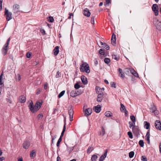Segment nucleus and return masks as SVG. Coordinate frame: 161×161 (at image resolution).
Masks as SVG:
<instances>
[{
	"label": "nucleus",
	"instance_id": "obj_1",
	"mask_svg": "<svg viewBox=\"0 0 161 161\" xmlns=\"http://www.w3.org/2000/svg\"><path fill=\"white\" fill-rule=\"evenodd\" d=\"M42 103L41 102H38L36 103L34 106L33 105V103L32 101L30 103L29 106V107L31 111L34 113L35 112L37 111L40 108Z\"/></svg>",
	"mask_w": 161,
	"mask_h": 161
},
{
	"label": "nucleus",
	"instance_id": "obj_2",
	"mask_svg": "<svg viewBox=\"0 0 161 161\" xmlns=\"http://www.w3.org/2000/svg\"><path fill=\"white\" fill-rule=\"evenodd\" d=\"M80 69L81 72H85L87 74L89 73L90 72L89 65L86 63H84L81 65Z\"/></svg>",
	"mask_w": 161,
	"mask_h": 161
},
{
	"label": "nucleus",
	"instance_id": "obj_3",
	"mask_svg": "<svg viewBox=\"0 0 161 161\" xmlns=\"http://www.w3.org/2000/svg\"><path fill=\"white\" fill-rule=\"evenodd\" d=\"M12 13L11 12L8 11L6 8L5 9L4 16L6 17L7 21H9L12 19Z\"/></svg>",
	"mask_w": 161,
	"mask_h": 161
},
{
	"label": "nucleus",
	"instance_id": "obj_4",
	"mask_svg": "<svg viewBox=\"0 0 161 161\" xmlns=\"http://www.w3.org/2000/svg\"><path fill=\"white\" fill-rule=\"evenodd\" d=\"M19 8L20 6L19 5L16 4H14L13 6L12 11L15 14H17L19 12Z\"/></svg>",
	"mask_w": 161,
	"mask_h": 161
},
{
	"label": "nucleus",
	"instance_id": "obj_5",
	"mask_svg": "<svg viewBox=\"0 0 161 161\" xmlns=\"http://www.w3.org/2000/svg\"><path fill=\"white\" fill-rule=\"evenodd\" d=\"M150 111L152 113H154L155 115H158V111L157 110L156 106L153 104L150 108Z\"/></svg>",
	"mask_w": 161,
	"mask_h": 161
},
{
	"label": "nucleus",
	"instance_id": "obj_6",
	"mask_svg": "<svg viewBox=\"0 0 161 161\" xmlns=\"http://www.w3.org/2000/svg\"><path fill=\"white\" fill-rule=\"evenodd\" d=\"M133 133L137 136L140 135V130L138 126H135L132 127Z\"/></svg>",
	"mask_w": 161,
	"mask_h": 161
},
{
	"label": "nucleus",
	"instance_id": "obj_7",
	"mask_svg": "<svg viewBox=\"0 0 161 161\" xmlns=\"http://www.w3.org/2000/svg\"><path fill=\"white\" fill-rule=\"evenodd\" d=\"M152 9L153 11L154 12L155 15L157 16L158 14V7L157 4H153L152 7Z\"/></svg>",
	"mask_w": 161,
	"mask_h": 161
},
{
	"label": "nucleus",
	"instance_id": "obj_8",
	"mask_svg": "<svg viewBox=\"0 0 161 161\" xmlns=\"http://www.w3.org/2000/svg\"><path fill=\"white\" fill-rule=\"evenodd\" d=\"M8 48V46L5 44L3 47L2 49V52L4 56H5L7 53Z\"/></svg>",
	"mask_w": 161,
	"mask_h": 161
},
{
	"label": "nucleus",
	"instance_id": "obj_9",
	"mask_svg": "<svg viewBox=\"0 0 161 161\" xmlns=\"http://www.w3.org/2000/svg\"><path fill=\"white\" fill-rule=\"evenodd\" d=\"M96 92L98 94L97 101L98 102H101L103 100V93L102 92L100 93H99V92L97 90Z\"/></svg>",
	"mask_w": 161,
	"mask_h": 161
},
{
	"label": "nucleus",
	"instance_id": "obj_10",
	"mask_svg": "<svg viewBox=\"0 0 161 161\" xmlns=\"http://www.w3.org/2000/svg\"><path fill=\"white\" fill-rule=\"evenodd\" d=\"M155 126L157 129L161 130V123L160 120H156L155 121Z\"/></svg>",
	"mask_w": 161,
	"mask_h": 161
},
{
	"label": "nucleus",
	"instance_id": "obj_11",
	"mask_svg": "<svg viewBox=\"0 0 161 161\" xmlns=\"http://www.w3.org/2000/svg\"><path fill=\"white\" fill-rule=\"evenodd\" d=\"M83 14L85 16L88 17L90 16L91 13L88 8H86L83 10Z\"/></svg>",
	"mask_w": 161,
	"mask_h": 161
},
{
	"label": "nucleus",
	"instance_id": "obj_12",
	"mask_svg": "<svg viewBox=\"0 0 161 161\" xmlns=\"http://www.w3.org/2000/svg\"><path fill=\"white\" fill-rule=\"evenodd\" d=\"M85 112V115L86 116H87L90 115L92 113V110L91 108H89L86 109Z\"/></svg>",
	"mask_w": 161,
	"mask_h": 161
},
{
	"label": "nucleus",
	"instance_id": "obj_13",
	"mask_svg": "<svg viewBox=\"0 0 161 161\" xmlns=\"http://www.w3.org/2000/svg\"><path fill=\"white\" fill-rule=\"evenodd\" d=\"M155 23L157 29L159 31H161V22L159 21L158 19L156 20Z\"/></svg>",
	"mask_w": 161,
	"mask_h": 161
},
{
	"label": "nucleus",
	"instance_id": "obj_14",
	"mask_svg": "<svg viewBox=\"0 0 161 161\" xmlns=\"http://www.w3.org/2000/svg\"><path fill=\"white\" fill-rule=\"evenodd\" d=\"M69 120L70 121L73 120V116L74 114V111L72 108L69 110Z\"/></svg>",
	"mask_w": 161,
	"mask_h": 161
},
{
	"label": "nucleus",
	"instance_id": "obj_15",
	"mask_svg": "<svg viewBox=\"0 0 161 161\" xmlns=\"http://www.w3.org/2000/svg\"><path fill=\"white\" fill-rule=\"evenodd\" d=\"M23 147L25 149H28L30 146V142L29 141H25L23 144Z\"/></svg>",
	"mask_w": 161,
	"mask_h": 161
},
{
	"label": "nucleus",
	"instance_id": "obj_16",
	"mask_svg": "<svg viewBox=\"0 0 161 161\" xmlns=\"http://www.w3.org/2000/svg\"><path fill=\"white\" fill-rule=\"evenodd\" d=\"M108 152V150L107 149L104 152V153L103 154L100 158L99 161H103L104 160L105 158L106 157Z\"/></svg>",
	"mask_w": 161,
	"mask_h": 161
},
{
	"label": "nucleus",
	"instance_id": "obj_17",
	"mask_svg": "<svg viewBox=\"0 0 161 161\" xmlns=\"http://www.w3.org/2000/svg\"><path fill=\"white\" fill-rule=\"evenodd\" d=\"M3 75V73H1L0 75V88H1L2 89V88L4 86L3 82L2 80Z\"/></svg>",
	"mask_w": 161,
	"mask_h": 161
},
{
	"label": "nucleus",
	"instance_id": "obj_18",
	"mask_svg": "<svg viewBox=\"0 0 161 161\" xmlns=\"http://www.w3.org/2000/svg\"><path fill=\"white\" fill-rule=\"evenodd\" d=\"M59 47L58 46H56L53 51V53L54 55L55 56H57L59 53Z\"/></svg>",
	"mask_w": 161,
	"mask_h": 161
},
{
	"label": "nucleus",
	"instance_id": "obj_19",
	"mask_svg": "<svg viewBox=\"0 0 161 161\" xmlns=\"http://www.w3.org/2000/svg\"><path fill=\"white\" fill-rule=\"evenodd\" d=\"M19 101L22 103H25L26 101V97L24 95L21 96L19 97Z\"/></svg>",
	"mask_w": 161,
	"mask_h": 161
},
{
	"label": "nucleus",
	"instance_id": "obj_20",
	"mask_svg": "<svg viewBox=\"0 0 161 161\" xmlns=\"http://www.w3.org/2000/svg\"><path fill=\"white\" fill-rule=\"evenodd\" d=\"M130 73L133 75L137 77H138V73L135 71V70L130 68Z\"/></svg>",
	"mask_w": 161,
	"mask_h": 161
},
{
	"label": "nucleus",
	"instance_id": "obj_21",
	"mask_svg": "<svg viewBox=\"0 0 161 161\" xmlns=\"http://www.w3.org/2000/svg\"><path fill=\"white\" fill-rule=\"evenodd\" d=\"M81 80L84 84L86 85L87 84L88 82L87 80L86 77L85 76L82 75L81 77Z\"/></svg>",
	"mask_w": 161,
	"mask_h": 161
},
{
	"label": "nucleus",
	"instance_id": "obj_22",
	"mask_svg": "<svg viewBox=\"0 0 161 161\" xmlns=\"http://www.w3.org/2000/svg\"><path fill=\"white\" fill-rule=\"evenodd\" d=\"M118 71L119 72V76L122 78H124L125 77V74L123 72L122 70L120 68H119Z\"/></svg>",
	"mask_w": 161,
	"mask_h": 161
},
{
	"label": "nucleus",
	"instance_id": "obj_23",
	"mask_svg": "<svg viewBox=\"0 0 161 161\" xmlns=\"http://www.w3.org/2000/svg\"><path fill=\"white\" fill-rule=\"evenodd\" d=\"M94 107L95 111L96 113H98L101 110V108L100 105H97V106H95Z\"/></svg>",
	"mask_w": 161,
	"mask_h": 161
},
{
	"label": "nucleus",
	"instance_id": "obj_24",
	"mask_svg": "<svg viewBox=\"0 0 161 161\" xmlns=\"http://www.w3.org/2000/svg\"><path fill=\"white\" fill-rule=\"evenodd\" d=\"M100 43L103 46V47L105 48L107 50H108L110 49V47L108 45L105 43L101 41H100Z\"/></svg>",
	"mask_w": 161,
	"mask_h": 161
},
{
	"label": "nucleus",
	"instance_id": "obj_25",
	"mask_svg": "<svg viewBox=\"0 0 161 161\" xmlns=\"http://www.w3.org/2000/svg\"><path fill=\"white\" fill-rule=\"evenodd\" d=\"M77 95V93L75 91H72L70 93V96L72 97H75Z\"/></svg>",
	"mask_w": 161,
	"mask_h": 161
},
{
	"label": "nucleus",
	"instance_id": "obj_26",
	"mask_svg": "<svg viewBox=\"0 0 161 161\" xmlns=\"http://www.w3.org/2000/svg\"><path fill=\"white\" fill-rule=\"evenodd\" d=\"M30 157L32 158H34L36 156V152L34 150H32L30 153Z\"/></svg>",
	"mask_w": 161,
	"mask_h": 161
},
{
	"label": "nucleus",
	"instance_id": "obj_27",
	"mask_svg": "<svg viewBox=\"0 0 161 161\" xmlns=\"http://www.w3.org/2000/svg\"><path fill=\"white\" fill-rule=\"evenodd\" d=\"M144 123L145 128L147 129H149L150 126V123L147 121H145Z\"/></svg>",
	"mask_w": 161,
	"mask_h": 161
},
{
	"label": "nucleus",
	"instance_id": "obj_28",
	"mask_svg": "<svg viewBox=\"0 0 161 161\" xmlns=\"http://www.w3.org/2000/svg\"><path fill=\"white\" fill-rule=\"evenodd\" d=\"M112 113L109 111H107L105 113V115L107 117H111L112 116Z\"/></svg>",
	"mask_w": 161,
	"mask_h": 161
},
{
	"label": "nucleus",
	"instance_id": "obj_29",
	"mask_svg": "<svg viewBox=\"0 0 161 161\" xmlns=\"http://www.w3.org/2000/svg\"><path fill=\"white\" fill-rule=\"evenodd\" d=\"M124 72L126 75H129L130 73V68H125V69Z\"/></svg>",
	"mask_w": 161,
	"mask_h": 161
},
{
	"label": "nucleus",
	"instance_id": "obj_30",
	"mask_svg": "<svg viewBox=\"0 0 161 161\" xmlns=\"http://www.w3.org/2000/svg\"><path fill=\"white\" fill-rule=\"evenodd\" d=\"M104 51L105 50L104 49H100L99 51V53L101 55L100 57L101 58L102 57L101 55L104 56Z\"/></svg>",
	"mask_w": 161,
	"mask_h": 161
},
{
	"label": "nucleus",
	"instance_id": "obj_31",
	"mask_svg": "<svg viewBox=\"0 0 161 161\" xmlns=\"http://www.w3.org/2000/svg\"><path fill=\"white\" fill-rule=\"evenodd\" d=\"M112 57L113 59H114L117 61H118L119 60V57L118 56L115 54H113L112 55Z\"/></svg>",
	"mask_w": 161,
	"mask_h": 161
},
{
	"label": "nucleus",
	"instance_id": "obj_32",
	"mask_svg": "<svg viewBox=\"0 0 161 161\" xmlns=\"http://www.w3.org/2000/svg\"><path fill=\"white\" fill-rule=\"evenodd\" d=\"M97 156L96 155H93L91 158L92 161H96L97 159Z\"/></svg>",
	"mask_w": 161,
	"mask_h": 161
},
{
	"label": "nucleus",
	"instance_id": "obj_33",
	"mask_svg": "<svg viewBox=\"0 0 161 161\" xmlns=\"http://www.w3.org/2000/svg\"><path fill=\"white\" fill-rule=\"evenodd\" d=\"M104 61L105 63L108 64L111 61L109 58H105L104 59Z\"/></svg>",
	"mask_w": 161,
	"mask_h": 161
},
{
	"label": "nucleus",
	"instance_id": "obj_34",
	"mask_svg": "<svg viewBox=\"0 0 161 161\" xmlns=\"http://www.w3.org/2000/svg\"><path fill=\"white\" fill-rule=\"evenodd\" d=\"M129 127L130 128L134 126H135L134 125H135V122H129Z\"/></svg>",
	"mask_w": 161,
	"mask_h": 161
},
{
	"label": "nucleus",
	"instance_id": "obj_35",
	"mask_svg": "<svg viewBox=\"0 0 161 161\" xmlns=\"http://www.w3.org/2000/svg\"><path fill=\"white\" fill-rule=\"evenodd\" d=\"M65 92V91H62L58 95V97L59 98H60L62 96H63Z\"/></svg>",
	"mask_w": 161,
	"mask_h": 161
},
{
	"label": "nucleus",
	"instance_id": "obj_36",
	"mask_svg": "<svg viewBox=\"0 0 161 161\" xmlns=\"http://www.w3.org/2000/svg\"><path fill=\"white\" fill-rule=\"evenodd\" d=\"M61 73L59 71H58L55 75V77L56 78H60L61 77Z\"/></svg>",
	"mask_w": 161,
	"mask_h": 161
},
{
	"label": "nucleus",
	"instance_id": "obj_37",
	"mask_svg": "<svg viewBox=\"0 0 161 161\" xmlns=\"http://www.w3.org/2000/svg\"><path fill=\"white\" fill-rule=\"evenodd\" d=\"M139 144L141 147H143L144 146L143 141L142 140H140L139 142Z\"/></svg>",
	"mask_w": 161,
	"mask_h": 161
},
{
	"label": "nucleus",
	"instance_id": "obj_38",
	"mask_svg": "<svg viewBox=\"0 0 161 161\" xmlns=\"http://www.w3.org/2000/svg\"><path fill=\"white\" fill-rule=\"evenodd\" d=\"M134 155V153L133 151H131L129 153V156L130 158H132L133 157Z\"/></svg>",
	"mask_w": 161,
	"mask_h": 161
},
{
	"label": "nucleus",
	"instance_id": "obj_39",
	"mask_svg": "<svg viewBox=\"0 0 161 161\" xmlns=\"http://www.w3.org/2000/svg\"><path fill=\"white\" fill-rule=\"evenodd\" d=\"M121 107L120 108V110L121 111H123L125 109V107L124 105L122 103L120 104Z\"/></svg>",
	"mask_w": 161,
	"mask_h": 161
},
{
	"label": "nucleus",
	"instance_id": "obj_40",
	"mask_svg": "<svg viewBox=\"0 0 161 161\" xmlns=\"http://www.w3.org/2000/svg\"><path fill=\"white\" fill-rule=\"evenodd\" d=\"M111 0H106L105 3H104V5L106 6H108L109 4L111 3Z\"/></svg>",
	"mask_w": 161,
	"mask_h": 161
},
{
	"label": "nucleus",
	"instance_id": "obj_41",
	"mask_svg": "<svg viewBox=\"0 0 161 161\" xmlns=\"http://www.w3.org/2000/svg\"><path fill=\"white\" fill-rule=\"evenodd\" d=\"M93 150V148L92 147H89L87 150V153H90Z\"/></svg>",
	"mask_w": 161,
	"mask_h": 161
},
{
	"label": "nucleus",
	"instance_id": "obj_42",
	"mask_svg": "<svg viewBox=\"0 0 161 161\" xmlns=\"http://www.w3.org/2000/svg\"><path fill=\"white\" fill-rule=\"evenodd\" d=\"M64 124L63 129V130L62 131H63V132H65V130H66V123L65 119V118L64 117Z\"/></svg>",
	"mask_w": 161,
	"mask_h": 161
},
{
	"label": "nucleus",
	"instance_id": "obj_43",
	"mask_svg": "<svg viewBox=\"0 0 161 161\" xmlns=\"http://www.w3.org/2000/svg\"><path fill=\"white\" fill-rule=\"evenodd\" d=\"M130 119L131 121L133 122H135L136 121V118L133 115H131L130 117Z\"/></svg>",
	"mask_w": 161,
	"mask_h": 161
},
{
	"label": "nucleus",
	"instance_id": "obj_44",
	"mask_svg": "<svg viewBox=\"0 0 161 161\" xmlns=\"http://www.w3.org/2000/svg\"><path fill=\"white\" fill-rule=\"evenodd\" d=\"M62 140V138L61 137H59V139L58 140V141L57 143V146L58 147L60 145V143L61 142Z\"/></svg>",
	"mask_w": 161,
	"mask_h": 161
},
{
	"label": "nucleus",
	"instance_id": "obj_45",
	"mask_svg": "<svg viewBox=\"0 0 161 161\" xmlns=\"http://www.w3.org/2000/svg\"><path fill=\"white\" fill-rule=\"evenodd\" d=\"M111 43L114 46L116 44V39H111Z\"/></svg>",
	"mask_w": 161,
	"mask_h": 161
},
{
	"label": "nucleus",
	"instance_id": "obj_46",
	"mask_svg": "<svg viewBox=\"0 0 161 161\" xmlns=\"http://www.w3.org/2000/svg\"><path fill=\"white\" fill-rule=\"evenodd\" d=\"M127 134L129 136V137L131 138L132 139L133 138V135L131 132L129 131L128 132Z\"/></svg>",
	"mask_w": 161,
	"mask_h": 161
},
{
	"label": "nucleus",
	"instance_id": "obj_47",
	"mask_svg": "<svg viewBox=\"0 0 161 161\" xmlns=\"http://www.w3.org/2000/svg\"><path fill=\"white\" fill-rule=\"evenodd\" d=\"M48 21L50 22H53L54 21V19L53 17L52 16L49 17Z\"/></svg>",
	"mask_w": 161,
	"mask_h": 161
},
{
	"label": "nucleus",
	"instance_id": "obj_48",
	"mask_svg": "<svg viewBox=\"0 0 161 161\" xmlns=\"http://www.w3.org/2000/svg\"><path fill=\"white\" fill-rule=\"evenodd\" d=\"M74 87L75 89H77L80 88V86L78 83H76Z\"/></svg>",
	"mask_w": 161,
	"mask_h": 161
},
{
	"label": "nucleus",
	"instance_id": "obj_49",
	"mask_svg": "<svg viewBox=\"0 0 161 161\" xmlns=\"http://www.w3.org/2000/svg\"><path fill=\"white\" fill-rule=\"evenodd\" d=\"M95 17H92L91 19V23L92 24H94Z\"/></svg>",
	"mask_w": 161,
	"mask_h": 161
},
{
	"label": "nucleus",
	"instance_id": "obj_50",
	"mask_svg": "<svg viewBox=\"0 0 161 161\" xmlns=\"http://www.w3.org/2000/svg\"><path fill=\"white\" fill-rule=\"evenodd\" d=\"M150 136H146V140L147 142V143L148 144H150Z\"/></svg>",
	"mask_w": 161,
	"mask_h": 161
},
{
	"label": "nucleus",
	"instance_id": "obj_51",
	"mask_svg": "<svg viewBox=\"0 0 161 161\" xmlns=\"http://www.w3.org/2000/svg\"><path fill=\"white\" fill-rule=\"evenodd\" d=\"M43 117V115L42 114H38L37 116L38 119H42Z\"/></svg>",
	"mask_w": 161,
	"mask_h": 161
},
{
	"label": "nucleus",
	"instance_id": "obj_52",
	"mask_svg": "<svg viewBox=\"0 0 161 161\" xmlns=\"http://www.w3.org/2000/svg\"><path fill=\"white\" fill-rule=\"evenodd\" d=\"M142 160L143 161H147V158L145 156H142Z\"/></svg>",
	"mask_w": 161,
	"mask_h": 161
},
{
	"label": "nucleus",
	"instance_id": "obj_53",
	"mask_svg": "<svg viewBox=\"0 0 161 161\" xmlns=\"http://www.w3.org/2000/svg\"><path fill=\"white\" fill-rule=\"evenodd\" d=\"M102 136H103L105 134V129L103 127H102Z\"/></svg>",
	"mask_w": 161,
	"mask_h": 161
},
{
	"label": "nucleus",
	"instance_id": "obj_54",
	"mask_svg": "<svg viewBox=\"0 0 161 161\" xmlns=\"http://www.w3.org/2000/svg\"><path fill=\"white\" fill-rule=\"evenodd\" d=\"M31 55V54L29 52H28L26 54V56L27 58H29L30 57Z\"/></svg>",
	"mask_w": 161,
	"mask_h": 161
},
{
	"label": "nucleus",
	"instance_id": "obj_55",
	"mask_svg": "<svg viewBox=\"0 0 161 161\" xmlns=\"http://www.w3.org/2000/svg\"><path fill=\"white\" fill-rule=\"evenodd\" d=\"M111 86L112 87H114V88H116V85L114 83V82H111Z\"/></svg>",
	"mask_w": 161,
	"mask_h": 161
},
{
	"label": "nucleus",
	"instance_id": "obj_56",
	"mask_svg": "<svg viewBox=\"0 0 161 161\" xmlns=\"http://www.w3.org/2000/svg\"><path fill=\"white\" fill-rule=\"evenodd\" d=\"M10 41V38H9L7 40V42H6V43L5 44L6 45H7L8 46V45H9V44Z\"/></svg>",
	"mask_w": 161,
	"mask_h": 161
},
{
	"label": "nucleus",
	"instance_id": "obj_57",
	"mask_svg": "<svg viewBox=\"0 0 161 161\" xmlns=\"http://www.w3.org/2000/svg\"><path fill=\"white\" fill-rule=\"evenodd\" d=\"M41 91L39 89H37L36 90V94L37 95H38L41 93Z\"/></svg>",
	"mask_w": 161,
	"mask_h": 161
},
{
	"label": "nucleus",
	"instance_id": "obj_58",
	"mask_svg": "<svg viewBox=\"0 0 161 161\" xmlns=\"http://www.w3.org/2000/svg\"><path fill=\"white\" fill-rule=\"evenodd\" d=\"M3 0H0V10H1L2 9V3Z\"/></svg>",
	"mask_w": 161,
	"mask_h": 161
},
{
	"label": "nucleus",
	"instance_id": "obj_59",
	"mask_svg": "<svg viewBox=\"0 0 161 161\" xmlns=\"http://www.w3.org/2000/svg\"><path fill=\"white\" fill-rule=\"evenodd\" d=\"M74 149V148L73 147H71V148H68V150L70 152V153L72 151H73V150Z\"/></svg>",
	"mask_w": 161,
	"mask_h": 161
},
{
	"label": "nucleus",
	"instance_id": "obj_60",
	"mask_svg": "<svg viewBox=\"0 0 161 161\" xmlns=\"http://www.w3.org/2000/svg\"><path fill=\"white\" fill-rule=\"evenodd\" d=\"M41 31L42 35L45 34V31L44 29L41 30Z\"/></svg>",
	"mask_w": 161,
	"mask_h": 161
},
{
	"label": "nucleus",
	"instance_id": "obj_61",
	"mask_svg": "<svg viewBox=\"0 0 161 161\" xmlns=\"http://www.w3.org/2000/svg\"><path fill=\"white\" fill-rule=\"evenodd\" d=\"M47 84L45 83L44 85V88L45 89H47Z\"/></svg>",
	"mask_w": 161,
	"mask_h": 161
},
{
	"label": "nucleus",
	"instance_id": "obj_62",
	"mask_svg": "<svg viewBox=\"0 0 161 161\" xmlns=\"http://www.w3.org/2000/svg\"><path fill=\"white\" fill-rule=\"evenodd\" d=\"M18 76L17 79L18 81H19V80H20L21 79L20 75L19 74H18Z\"/></svg>",
	"mask_w": 161,
	"mask_h": 161
},
{
	"label": "nucleus",
	"instance_id": "obj_63",
	"mask_svg": "<svg viewBox=\"0 0 161 161\" xmlns=\"http://www.w3.org/2000/svg\"><path fill=\"white\" fill-rule=\"evenodd\" d=\"M150 136V131L149 130H148V131L146 135V136Z\"/></svg>",
	"mask_w": 161,
	"mask_h": 161
},
{
	"label": "nucleus",
	"instance_id": "obj_64",
	"mask_svg": "<svg viewBox=\"0 0 161 161\" xmlns=\"http://www.w3.org/2000/svg\"><path fill=\"white\" fill-rule=\"evenodd\" d=\"M111 39H116V36L114 34H113Z\"/></svg>",
	"mask_w": 161,
	"mask_h": 161
}]
</instances>
